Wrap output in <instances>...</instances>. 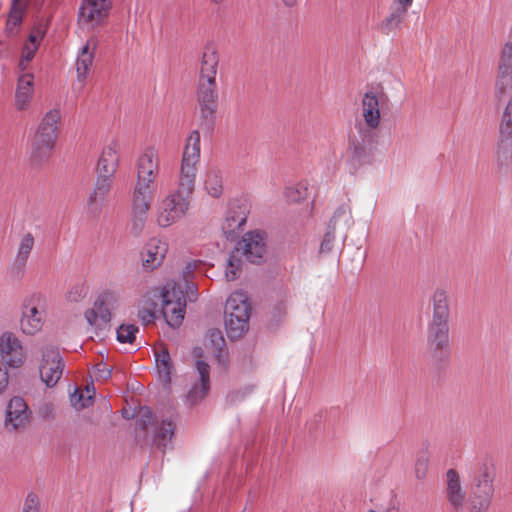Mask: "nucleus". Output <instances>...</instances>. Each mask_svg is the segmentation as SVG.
<instances>
[{"label":"nucleus","instance_id":"nucleus-1","mask_svg":"<svg viewBox=\"0 0 512 512\" xmlns=\"http://www.w3.org/2000/svg\"><path fill=\"white\" fill-rule=\"evenodd\" d=\"M201 157V138L197 130L185 140L177 176V189L159 200L156 206V222L160 227H170L190 208V196L194 192Z\"/></svg>","mask_w":512,"mask_h":512},{"label":"nucleus","instance_id":"nucleus-2","mask_svg":"<svg viewBox=\"0 0 512 512\" xmlns=\"http://www.w3.org/2000/svg\"><path fill=\"white\" fill-rule=\"evenodd\" d=\"M160 172L159 150L147 146L136 160V181L132 192L131 226L139 234L148 218L155 197V182Z\"/></svg>","mask_w":512,"mask_h":512},{"label":"nucleus","instance_id":"nucleus-3","mask_svg":"<svg viewBox=\"0 0 512 512\" xmlns=\"http://www.w3.org/2000/svg\"><path fill=\"white\" fill-rule=\"evenodd\" d=\"M432 317L427 327V344L434 351H446L449 348V298L448 292L437 287L431 297Z\"/></svg>","mask_w":512,"mask_h":512},{"label":"nucleus","instance_id":"nucleus-4","mask_svg":"<svg viewBox=\"0 0 512 512\" xmlns=\"http://www.w3.org/2000/svg\"><path fill=\"white\" fill-rule=\"evenodd\" d=\"M62 114L51 108L41 117L34 133V164L43 163L52 155L60 134Z\"/></svg>","mask_w":512,"mask_h":512},{"label":"nucleus","instance_id":"nucleus-5","mask_svg":"<svg viewBox=\"0 0 512 512\" xmlns=\"http://www.w3.org/2000/svg\"><path fill=\"white\" fill-rule=\"evenodd\" d=\"M494 496V471L482 464L471 477L469 484L468 512H487Z\"/></svg>","mask_w":512,"mask_h":512},{"label":"nucleus","instance_id":"nucleus-6","mask_svg":"<svg viewBox=\"0 0 512 512\" xmlns=\"http://www.w3.org/2000/svg\"><path fill=\"white\" fill-rule=\"evenodd\" d=\"M224 324L230 339L240 338L249 327L250 305L242 292L232 293L225 305Z\"/></svg>","mask_w":512,"mask_h":512},{"label":"nucleus","instance_id":"nucleus-7","mask_svg":"<svg viewBox=\"0 0 512 512\" xmlns=\"http://www.w3.org/2000/svg\"><path fill=\"white\" fill-rule=\"evenodd\" d=\"M32 51L25 45L19 61V76L15 91V106L18 110H27L32 99Z\"/></svg>","mask_w":512,"mask_h":512},{"label":"nucleus","instance_id":"nucleus-8","mask_svg":"<svg viewBox=\"0 0 512 512\" xmlns=\"http://www.w3.org/2000/svg\"><path fill=\"white\" fill-rule=\"evenodd\" d=\"M64 369V362L57 349L52 346L40 351L38 363L39 377L46 387H54L60 380Z\"/></svg>","mask_w":512,"mask_h":512},{"label":"nucleus","instance_id":"nucleus-9","mask_svg":"<svg viewBox=\"0 0 512 512\" xmlns=\"http://www.w3.org/2000/svg\"><path fill=\"white\" fill-rule=\"evenodd\" d=\"M387 96L380 91H368L361 100V117L370 130H377L382 121V111L387 107Z\"/></svg>","mask_w":512,"mask_h":512},{"label":"nucleus","instance_id":"nucleus-10","mask_svg":"<svg viewBox=\"0 0 512 512\" xmlns=\"http://www.w3.org/2000/svg\"><path fill=\"white\" fill-rule=\"evenodd\" d=\"M162 313L170 327H179L184 319L186 302L180 289L165 287L162 293Z\"/></svg>","mask_w":512,"mask_h":512},{"label":"nucleus","instance_id":"nucleus-11","mask_svg":"<svg viewBox=\"0 0 512 512\" xmlns=\"http://www.w3.org/2000/svg\"><path fill=\"white\" fill-rule=\"evenodd\" d=\"M352 208L348 202L341 203L333 212L328 225V232L325 234L321 244V250H329L335 239V234L341 232L346 234L353 225Z\"/></svg>","mask_w":512,"mask_h":512},{"label":"nucleus","instance_id":"nucleus-12","mask_svg":"<svg viewBox=\"0 0 512 512\" xmlns=\"http://www.w3.org/2000/svg\"><path fill=\"white\" fill-rule=\"evenodd\" d=\"M194 356L197 358L195 363L196 382L192 384L187 393V401L190 404H196L205 398L209 391V365L202 360L204 357L201 348L194 349Z\"/></svg>","mask_w":512,"mask_h":512},{"label":"nucleus","instance_id":"nucleus-13","mask_svg":"<svg viewBox=\"0 0 512 512\" xmlns=\"http://www.w3.org/2000/svg\"><path fill=\"white\" fill-rule=\"evenodd\" d=\"M0 359L11 368L22 366L26 360V352L21 341L11 332L0 335Z\"/></svg>","mask_w":512,"mask_h":512},{"label":"nucleus","instance_id":"nucleus-14","mask_svg":"<svg viewBox=\"0 0 512 512\" xmlns=\"http://www.w3.org/2000/svg\"><path fill=\"white\" fill-rule=\"evenodd\" d=\"M446 500L455 512H463L468 508V498L465 488L462 485L460 474L455 469L446 472Z\"/></svg>","mask_w":512,"mask_h":512},{"label":"nucleus","instance_id":"nucleus-15","mask_svg":"<svg viewBox=\"0 0 512 512\" xmlns=\"http://www.w3.org/2000/svg\"><path fill=\"white\" fill-rule=\"evenodd\" d=\"M109 9V0H84L79 11V23L93 29L105 20Z\"/></svg>","mask_w":512,"mask_h":512},{"label":"nucleus","instance_id":"nucleus-16","mask_svg":"<svg viewBox=\"0 0 512 512\" xmlns=\"http://www.w3.org/2000/svg\"><path fill=\"white\" fill-rule=\"evenodd\" d=\"M248 206L245 201L233 199L228 203L223 222L222 231L227 237L239 232L246 223Z\"/></svg>","mask_w":512,"mask_h":512},{"label":"nucleus","instance_id":"nucleus-17","mask_svg":"<svg viewBox=\"0 0 512 512\" xmlns=\"http://www.w3.org/2000/svg\"><path fill=\"white\" fill-rule=\"evenodd\" d=\"M113 176L97 174L96 182L92 192L86 202V213L91 216H97L112 188Z\"/></svg>","mask_w":512,"mask_h":512},{"label":"nucleus","instance_id":"nucleus-18","mask_svg":"<svg viewBox=\"0 0 512 512\" xmlns=\"http://www.w3.org/2000/svg\"><path fill=\"white\" fill-rule=\"evenodd\" d=\"M237 251H241L250 262H259L266 253L265 234L260 231L246 233L238 243Z\"/></svg>","mask_w":512,"mask_h":512},{"label":"nucleus","instance_id":"nucleus-19","mask_svg":"<svg viewBox=\"0 0 512 512\" xmlns=\"http://www.w3.org/2000/svg\"><path fill=\"white\" fill-rule=\"evenodd\" d=\"M30 422V411L28 404L19 396L11 398L6 408L5 427L7 429L19 430Z\"/></svg>","mask_w":512,"mask_h":512},{"label":"nucleus","instance_id":"nucleus-20","mask_svg":"<svg viewBox=\"0 0 512 512\" xmlns=\"http://www.w3.org/2000/svg\"><path fill=\"white\" fill-rule=\"evenodd\" d=\"M197 100L202 118L211 119L218 106L216 81H198Z\"/></svg>","mask_w":512,"mask_h":512},{"label":"nucleus","instance_id":"nucleus-21","mask_svg":"<svg viewBox=\"0 0 512 512\" xmlns=\"http://www.w3.org/2000/svg\"><path fill=\"white\" fill-rule=\"evenodd\" d=\"M168 251V243L160 238H151L141 251V264L147 271L158 268Z\"/></svg>","mask_w":512,"mask_h":512},{"label":"nucleus","instance_id":"nucleus-22","mask_svg":"<svg viewBox=\"0 0 512 512\" xmlns=\"http://www.w3.org/2000/svg\"><path fill=\"white\" fill-rule=\"evenodd\" d=\"M97 47L98 40L95 37H90L79 48L76 57V73L79 82L84 83L86 80L92 68Z\"/></svg>","mask_w":512,"mask_h":512},{"label":"nucleus","instance_id":"nucleus-23","mask_svg":"<svg viewBox=\"0 0 512 512\" xmlns=\"http://www.w3.org/2000/svg\"><path fill=\"white\" fill-rule=\"evenodd\" d=\"M201 189L208 197L220 198L224 192L223 171L215 166L208 167L201 177Z\"/></svg>","mask_w":512,"mask_h":512},{"label":"nucleus","instance_id":"nucleus-24","mask_svg":"<svg viewBox=\"0 0 512 512\" xmlns=\"http://www.w3.org/2000/svg\"><path fill=\"white\" fill-rule=\"evenodd\" d=\"M497 86L501 89L512 87V42H506L501 48L497 71Z\"/></svg>","mask_w":512,"mask_h":512},{"label":"nucleus","instance_id":"nucleus-25","mask_svg":"<svg viewBox=\"0 0 512 512\" xmlns=\"http://www.w3.org/2000/svg\"><path fill=\"white\" fill-rule=\"evenodd\" d=\"M31 251L32 237L27 234L21 240L14 261L10 266L9 272L12 279L20 280L23 277Z\"/></svg>","mask_w":512,"mask_h":512},{"label":"nucleus","instance_id":"nucleus-26","mask_svg":"<svg viewBox=\"0 0 512 512\" xmlns=\"http://www.w3.org/2000/svg\"><path fill=\"white\" fill-rule=\"evenodd\" d=\"M219 56L214 46L208 45L204 48L200 66L198 81H216Z\"/></svg>","mask_w":512,"mask_h":512},{"label":"nucleus","instance_id":"nucleus-27","mask_svg":"<svg viewBox=\"0 0 512 512\" xmlns=\"http://www.w3.org/2000/svg\"><path fill=\"white\" fill-rule=\"evenodd\" d=\"M118 147L114 142L104 146L97 163V174L113 176L118 167Z\"/></svg>","mask_w":512,"mask_h":512},{"label":"nucleus","instance_id":"nucleus-28","mask_svg":"<svg viewBox=\"0 0 512 512\" xmlns=\"http://www.w3.org/2000/svg\"><path fill=\"white\" fill-rule=\"evenodd\" d=\"M407 11L408 9L395 3V5L391 7L388 15L380 23L379 28L381 32L388 35L398 29Z\"/></svg>","mask_w":512,"mask_h":512},{"label":"nucleus","instance_id":"nucleus-29","mask_svg":"<svg viewBox=\"0 0 512 512\" xmlns=\"http://www.w3.org/2000/svg\"><path fill=\"white\" fill-rule=\"evenodd\" d=\"M225 339L221 330L213 328L209 329L205 337L204 345L206 353L220 359L225 348Z\"/></svg>","mask_w":512,"mask_h":512},{"label":"nucleus","instance_id":"nucleus-30","mask_svg":"<svg viewBox=\"0 0 512 512\" xmlns=\"http://www.w3.org/2000/svg\"><path fill=\"white\" fill-rule=\"evenodd\" d=\"M175 425L171 419L157 422L154 432V443L165 448L174 435Z\"/></svg>","mask_w":512,"mask_h":512},{"label":"nucleus","instance_id":"nucleus-31","mask_svg":"<svg viewBox=\"0 0 512 512\" xmlns=\"http://www.w3.org/2000/svg\"><path fill=\"white\" fill-rule=\"evenodd\" d=\"M95 395V388L93 385H87L84 390L76 388L70 395L71 405L76 410H81L89 407Z\"/></svg>","mask_w":512,"mask_h":512},{"label":"nucleus","instance_id":"nucleus-32","mask_svg":"<svg viewBox=\"0 0 512 512\" xmlns=\"http://www.w3.org/2000/svg\"><path fill=\"white\" fill-rule=\"evenodd\" d=\"M155 362L160 378L163 382L169 383L173 366L170 355L165 348H160L155 352Z\"/></svg>","mask_w":512,"mask_h":512},{"label":"nucleus","instance_id":"nucleus-33","mask_svg":"<svg viewBox=\"0 0 512 512\" xmlns=\"http://www.w3.org/2000/svg\"><path fill=\"white\" fill-rule=\"evenodd\" d=\"M496 157L500 162H508L512 159V133L499 132Z\"/></svg>","mask_w":512,"mask_h":512},{"label":"nucleus","instance_id":"nucleus-34","mask_svg":"<svg viewBox=\"0 0 512 512\" xmlns=\"http://www.w3.org/2000/svg\"><path fill=\"white\" fill-rule=\"evenodd\" d=\"M308 196V186L305 182L287 185L283 191V197L287 203H298Z\"/></svg>","mask_w":512,"mask_h":512},{"label":"nucleus","instance_id":"nucleus-35","mask_svg":"<svg viewBox=\"0 0 512 512\" xmlns=\"http://www.w3.org/2000/svg\"><path fill=\"white\" fill-rule=\"evenodd\" d=\"M242 267V259L239 252H233L229 255L225 266V278L227 281H234L238 278Z\"/></svg>","mask_w":512,"mask_h":512},{"label":"nucleus","instance_id":"nucleus-36","mask_svg":"<svg viewBox=\"0 0 512 512\" xmlns=\"http://www.w3.org/2000/svg\"><path fill=\"white\" fill-rule=\"evenodd\" d=\"M24 5L12 4V8L6 23V30L10 34L17 31L18 26L22 22Z\"/></svg>","mask_w":512,"mask_h":512},{"label":"nucleus","instance_id":"nucleus-37","mask_svg":"<svg viewBox=\"0 0 512 512\" xmlns=\"http://www.w3.org/2000/svg\"><path fill=\"white\" fill-rule=\"evenodd\" d=\"M499 132L512 133V96L509 97L503 108L499 123Z\"/></svg>","mask_w":512,"mask_h":512},{"label":"nucleus","instance_id":"nucleus-38","mask_svg":"<svg viewBox=\"0 0 512 512\" xmlns=\"http://www.w3.org/2000/svg\"><path fill=\"white\" fill-rule=\"evenodd\" d=\"M138 327L133 324H122L117 329V340L120 343H132L135 339Z\"/></svg>","mask_w":512,"mask_h":512},{"label":"nucleus","instance_id":"nucleus-39","mask_svg":"<svg viewBox=\"0 0 512 512\" xmlns=\"http://www.w3.org/2000/svg\"><path fill=\"white\" fill-rule=\"evenodd\" d=\"M37 306L34 307V329L41 326L46 321V308L47 300L43 296H38L36 299Z\"/></svg>","mask_w":512,"mask_h":512},{"label":"nucleus","instance_id":"nucleus-40","mask_svg":"<svg viewBox=\"0 0 512 512\" xmlns=\"http://www.w3.org/2000/svg\"><path fill=\"white\" fill-rule=\"evenodd\" d=\"M21 329L24 333L30 334L32 331V306L29 300L25 301L22 306V317L20 320Z\"/></svg>","mask_w":512,"mask_h":512},{"label":"nucleus","instance_id":"nucleus-41","mask_svg":"<svg viewBox=\"0 0 512 512\" xmlns=\"http://www.w3.org/2000/svg\"><path fill=\"white\" fill-rule=\"evenodd\" d=\"M429 468V458L427 455H420L415 462L414 466V474L415 477L419 480H423L426 478Z\"/></svg>","mask_w":512,"mask_h":512},{"label":"nucleus","instance_id":"nucleus-42","mask_svg":"<svg viewBox=\"0 0 512 512\" xmlns=\"http://www.w3.org/2000/svg\"><path fill=\"white\" fill-rule=\"evenodd\" d=\"M98 300L103 302V304L110 309L115 308L119 305L121 296L117 291L106 290L100 295Z\"/></svg>","mask_w":512,"mask_h":512},{"label":"nucleus","instance_id":"nucleus-43","mask_svg":"<svg viewBox=\"0 0 512 512\" xmlns=\"http://www.w3.org/2000/svg\"><path fill=\"white\" fill-rule=\"evenodd\" d=\"M92 308L95 310V312L98 314L100 320L104 322L105 325H107L111 320V312L110 309L103 304L100 300H97Z\"/></svg>","mask_w":512,"mask_h":512},{"label":"nucleus","instance_id":"nucleus-44","mask_svg":"<svg viewBox=\"0 0 512 512\" xmlns=\"http://www.w3.org/2000/svg\"><path fill=\"white\" fill-rule=\"evenodd\" d=\"M138 316L144 324H150L155 319V308L153 304L148 307L139 308Z\"/></svg>","mask_w":512,"mask_h":512},{"label":"nucleus","instance_id":"nucleus-45","mask_svg":"<svg viewBox=\"0 0 512 512\" xmlns=\"http://www.w3.org/2000/svg\"><path fill=\"white\" fill-rule=\"evenodd\" d=\"M85 319L90 326L95 327L97 329H101L106 326L104 322L100 320L98 314L95 312L93 308H90L85 312Z\"/></svg>","mask_w":512,"mask_h":512},{"label":"nucleus","instance_id":"nucleus-46","mask_svg":"<svg viewBox=\"0 0 512 512\" xmlns=\"http://www.w3.org/2000/svg\"><path fill=\"white\" fill-rule=\"evenodd\" d=\"M9 385V374L7 369L0 363V395L4 394Z\"/></svg>","mask_w":512,"mask_h":512},{"label":"nucleus","instance_id":"nucleus-47","mask_svg":"<svg viewBox=\"0 0 512 512\" xmlns=\"http://www.w3.org/2000/svg\"><path fill=\"white\" fill-rule=\"evenodd\" d=\"M201 264L202 262L200 260H188L183 270V274L185 275V277H190L192 275V272L196 270Z\"/></svg>","mask_w":512,"mask_h":512},{"label":"nucleus","instance_id":"nucleus-48","mask_svg":"<svg viewBox=\"0 0 512 512\" xmlns=\"http://www.w3.org/2000/svg\"><path fill=\"white\" fill-rule=\"evenodd\" d=\"M97 370L100 373V376L104 378L109 377L111 374V370L105 364L99 365Z\"/></svg>","mask_w":512,"mask_h":512},{"label":"nucleus","instance_id":"nucleus-49","mask_svg":"<svg viewBox=\"0 0 512 512\" xmlns=\"http://www.w3.org/2000/svg\"><path fill=\"white\" fill-rule=\"evenodd\" d=\"M413 0H396V4L409 9V7L412 5Z\"/></svg>","mask_w":512,"mask_h":512},{"label":"nucleus","instance_id":"nucleus-50","mask_svg":"<svg viewBox=\"0 0 512 512\" xmlns=\"http://www.w3.org/2000/svg\"><path fill=\"white\" fill-rule=\"evenodd\" d=\"M367 512H378V511L370 509ZM382 512H399V510H398V508L396 506H389L385 510H383Z\"/></svg>","mask_w":512,"mask_h":512},{"label":"nucleus","instance_id":"nucleus-51","mask_svg":"<svg viewBox=\"0 0 512 512\" xmlns=\"http://www.w3.org/2000/svg\"><path fill=\"white\" fill-rule=\"evenodd\" d=\"M29 496L30 495L27 496V499L25 501V504H24L22 512H30V509L32 508V505L30 504Z\"/></svg>","mask_w":512,"mask_h":512},{"label":"nucleus","instance_id":"nucleus-52","mask_svg":"<svg viewBox=\"0 0 512 512\" xmlns=\"http://www.w3.org/2000/svg\"><path fill=\"white\" fill-rule=\"evenodd\" d=\"M283 4L287 7H293L296 5L298 0H281Z\"/></svg>","mask_w":512,"mask_h":512},{"label":"nucleus","instance_id":"nucleus-53","mask_svg":"<svg viewBox=\"0 0 512 512\" xmlns=\"http://www.w3.org/2000/svg\"><path fill=\"white\" fill-rule=\"evenodd\" d=\"M43 34H44V31H40V30L35 31V30H34V38H33L34 44L36 43L37 36H38V35L43 36Z\"/></svg>","mask_w":512,"mask_h":512},{"label":"nucleus","instance_id":"nucleus-54","mask_svg":"<svg viewBox=\"0 0 512 512\" xmlns=\"http://www.w3.org/2000/svg\"><path fill=\"white\" fill-rule=\"evenodd\" d=\"M12 4L24 5V2H23V0H12Z\"/></svg>","mask_w":512,"mask_h":512},{"label":"nucleus","instance_id":"nucleus-55","mask_svg":"<svg viewBox=\"0 0 512 512\" xmlns=\"http://www.w3.org/2000/svg\"><path fill=\"white\" fill-rule=\"evenodd\" d=\"M192 288L193 287H189V289H191V296H189L190 300H194L195 299L194 291H192Z\"/></svg>","mask_w":512,"mask_h":512},{"label":"nucleus","instance_id":"nucleus-56","mask_svg":"<svg viewBox=\"0 0 512 512\" xmlns=\"http://www.w3.org/2000/svg\"><path fill=\"white\" fill-rule=\"evenodd\" d=\"M27 40H28V42L32 43V34H29V35H28Z\"/></svg>","mask_w":512,"mask_h":512},{"label":"nucleus","instance_id":"nucleus-57","mask_svg":"<svg viewBox=\"0 0 512 512\" xmlns=\"http://www.w3.org/2000/svg\"><path fill=\"white\" fill-rule=\"evenodd\" d=\"M38 6V0H34V8Z\"/></svg>","mask_w":512,"mask_h":512},{"label":"nucleus","instance_id":"nucleus-58","mask_svg":"<svg viewBox=\"0 0 512 512\" xmlns=\"http://www.w3.org/2000/svg\"><path fill=\"white\" fill-rule=\"evenodd\" d=\"M214 3H220L222 0H211Z\"/></svg>","mask_w":512,"mask_h":512},{"label":"nucleus","instance_id":"nucleus-59","mask_svg":"<svg viewBox=\"0 0 512 512\" xmlns=\"http://www.w3.org/2000/svg\"><path fill=\"white\" fill-rule=\"evenodd\" d=\"M356 156H360V152L356 151L355 152Z\"/></svg>","mask_w":512,"mask_h":512}]
</instances>
